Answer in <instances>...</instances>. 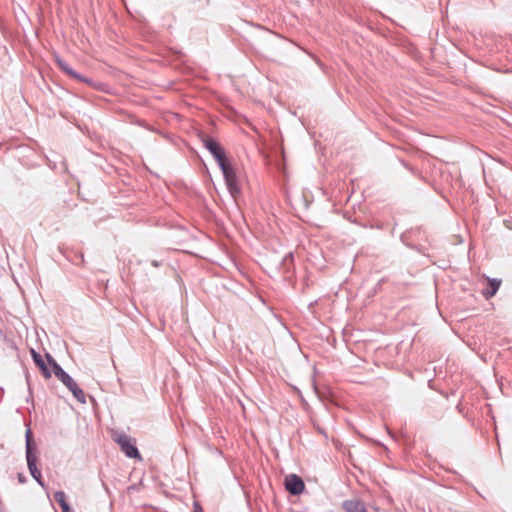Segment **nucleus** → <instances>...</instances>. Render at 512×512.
I'll list each match as a JSON object with an SVG mask.
<instances>
[{
  "mask_svg": "<svg viewBox=\"0 0 512 512\" xmlns=\"http://www.w3.org/2000/svg\"><path fill=\"white\" fill-rule=\"evenodd\" d=\"M193 512H204L202 506L197 501L193 503Z\"/></svg>",
  "mask_w": 512,
  "mask_h": 512,
  "instance_id": "nucleus-14",
  "label": "nucleus"
},
{
  "mask_svg": "<svg viewBox=\"0 0 512 512\" xmlns=\"http://www.w3.org/2000/svg\"><path fill=\"white\" fill-rule=\"evenodd\" d=\"M18 480L20 483H25L26 481L25 476L21 473L18 474Z\"/></svg>",
  "mask_w": 512,
  "mask_h": 512,
  "instance_id": "nucleus-15",
  "label": "nucleus"
},
{
  "mask_svg": "<svg viewBox=\"0 0 512 512\" xmlns=\"http://www.w3.org/2000/svg\"><path fill=\"white\" fill-rule=\"evenodd\" d=\"M200 141L203 146L211 153L219 168L221 169L226 186L230 194L235 198L241 192L236 172L226 156L225 150L222 145L214 138L206 135H199Z\"/></svg>",
  "mask_w": 512,
  "mask_h": 512,
  "instance_id": "nucleus-1",
  "label": "nucleus"
},
{
  "mask_svg": "<svg viewBox=\"0 0 512 512\" xmlns=\"http://www.w3.org/2000/svg\"><path fill=\"white\" fill-rule=\"evenodd\" d=\"M285 488L291 495L296 496L304 491L305 484L300 476L290 474L285 478Z\"/></svg>",
  "mask_w": 512,
  "mask_h": 512,
  "instance_id": "nucleus-5",
  "label": "nucleus"
},
{
  "mask_svg": "<svg viewBox=\"0 0 512 512\" xmlns=\"http://www.w3.org/2000/svg\"><path fill=\"white\" fill-rule=\"evenodd\" d=\"M69 374L63 370V368L61 370H58V372L55 374V376L58 378V380H60L61 382L63 381V379H65Z\"/></svg>",
  "mask_w": 512,
  "mask_h": 512,
  "instance_id": "nucleus-13",
  "label": "nucleus"
},
{
  "mask_svg": "<svg viewBox=\"0 0 512 512\" xmlns=\"http://www.w3.org/2000/svg\"><path fill=\"white\" fill-rule=\"evenodd\" d=\"M31 355L36 366L41 370L44 378L48 379L51 377L52 372L48 368L47 364L43 360L42 356L37 353L34 349L31 350Z\"/></svg>",
  "mask_w": 512,
  "mask_h": 512,
  "instance_id": "nucleus-7",
  "label": "nucleus"
},
{
  "mask_svg": "<svg viewBox=\"0 0 512 512\" xmlns=\"http://www.w3.org/2000/svg\"><path fill=\"white\" fill-rule=\"evenodd\" d=\"M58 67L62 72L67 74L68 76L72 77L73 79H76L80 82L86 83L92 87H94L97 90H102V84L101 83H95L91 79L81 75L80 73L76 72L65 60L61 59L59 56L55 59Z\"/></svg>",
  "mask_w": 512,
  "mask_h": 512,
  "instance_id": "nucleus-4",
  "label": "nucleus"
},
{
  "mask_svg": "<svg viewBox=\"0 0 512 512\" xmlns=\"http://www.w3.org/2000/svg\"><path fill=\"white\" fill-rule=\"evenodd\" d=\"M115 442L119 445L120 450L129 458H141L140 452L136 447L135 440L127 434H119L115 438Z\"/></svg>",
  "mask_w": 512,
  "mask_h": 512,
  "instance_id": "nucleus-3",
  "label": "nucleus"
},
{
  "mask_svg": "<svg viewBox=\"0 0 512 512\" xmlns=\"http://www.w3.org/2000/svg\"><path fill=\"white\" fill-rule=\"evenodd\" d=\"M46 358L48 364L52 367V372L54 375L58 372V370L62 369V367L55 361V359L50 354L47 353Z\"/></svg>",
  "mask_w": 512,
  "mask_h": 512,
  "instance_id": "nucleus-12",
  "label": "nucleus"
},
{
  "mask_svg": "<svg viewBox=\"0 0 512 512\" xmlns=\"http://www.w3.org/2000/svg\"><path fill=\"white\" fill-rule=\"evenodd\" d=\"M54 500L59 504L62 508L67 505L66 494L63 491H56L54 493Z\"/></svg>",
  "mask_w": 512,
  "mask_h": 512,
  "instance_id": "nucleus-11",
  "label": "nucleus"
},
{
  "mask_svg": "<svg viewBox=\"0 0 512 512\" xmlns=\"http://www.w3.org/2000/svg\"><path fill=\"white\" fill-rule=\"evenodd\" d=\"M62 383L73 394V396L77 399L78 402H80L81 404L86 403L85 392L78 386V384L70 375L63 379Z\"/></svg>",
  "mask_w": 512,
  "mask_h": 512,
  "instance_id": "nucleus-6",
  "label": "nucleus"
},
{
  "mask_svg": "<svg viewBox=\"0 0 512 512\" xmlns=\"http://www.w3.org/2000/svg\"><path fill=\"white\" fill-rule=\"evenodd\" d=\"M342 507L345 512H368L365 504L360 500H345Z\"/></svg>",
  "mask_w": 512,
  "mask_h": 512,
  "instance_id": "nucleus-8",
  "label": "nucleus"
},
{
  "mask_svg": "<svg viewBox=\"0 0 512 512\" xmlns=\"http://www.w3.org/2000/svg\"><path fill=\"white\" fill-rule=\"evenodd\" d=\"M487 281V288L482 291V295L484 296L485 299L488 300L497 293L501 285V280L495 278H487Z\"/></svg>",
  "mask_w": 512,
  "mask_h": 512,
  "instance_id": "nucleus-9",
  "label": "nucleus"
},
{
  "mask_svg": "<svg viewBox=\"0 0 512 512\" xmlns=\"http://www.w3.org/2000/svg\"><path fill=\"white\" fill-rule=\"evenodd\" d=\"M65 257L75 265H84V254L82 251L69 250L66 252Z\"/></svg>",
  "mask_w": 512,
  "mask_h": 512,
  "instance_id": "nucleus-10",
  "label": "nucleus"
},
{
  "mask_svg": "<svg viewBox=\"0 0 512 512\" xmlns=\"http://www.w3.org/2000/svg\"><path fill=\"white\" fill-rule=\"evenodd\" d=\"M26 460L31 476L43 487L44 483L41 471L37 468V456L34 453V444L31 439L30 429L26 432Z\"/></svg>",
  "mask_w": 512,
  "mask_h": 512,
  "instance_id": "nucleus-2",
  "label": "nucleus"
},
{
  "mask_svg": "<svg viewBox=\"0 0 512 512\" xmlns=\"http://www.w3.org/2000/svg\"><path fill=\"white\" fill-rule=\"evenodd\" d=\"M151 264H152V266H154V267H159V266L161 265V263H160L159 261H157V260H153V261L151 262Z\"/></svg>",
  "mask_w": 512,
  "mask_h": 512,
  "instance_id": "nucleus-17",
  "label": "nucleus"
},
{
  "mask_svg": "<svg viewBox=\"0 0 512 512\" xmlns=\"http://www.w3.org/2000/svg\"><path fill=\"white\" fill-rule=\"evenodd\" d=\"M62 509V512H72L69 504L65 505L64 507L61 508Z\"/></svg>",
  "mask_w": 512,
  "mask_h": 512,
  "instance_id": "nucleus-16",
  "label": "nucleus"
}]
</instances>
